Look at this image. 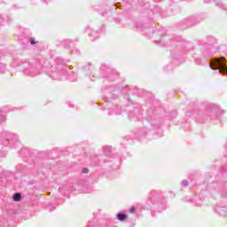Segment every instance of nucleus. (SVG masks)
I'll return each instance as SVG.
<instances>
[{"mask_svg": "<svg viewBox=\"0 0 227 227\" xmlns=\"http://www.w3.org/2000/svg\"><path fill=\"white\" fill-rule=\"evenodd\" d=\"M209 67L212 70H218V74H227L226 59L224 57L211 59Z\"/></svg>", "mask_w": 227, "mask_h": 227, "instance_id": "nucleus-1", "label": "nucleus"}, {"mask_svg": "<svg viewBox=\"0 0 227 227\" xmlns=\"http://www.w3.org/2000/svg\"><path fill=\"white\" fill-rule=\"evenodd\" d=\"M20 67L21 70H23V74L27 75V77H36L37 75H40V70L36 67V65L23 62Z\"/></svg>", "mask_w": 227, "mask_h": 227, "instance_id": "nucleus-2", "label": "nucleus"}, {"mask_svg": "<svg viewBox=\"0 0 227 227\" xmlns=\"http://www.w3.org/2000/svg\"><path fill=\"white\" fill-rule=\"evenodd\" d=\"M43 70L47 73L49 77L57 81H59V79H61V75H65V74H67V71H65L64 69H59L56 67H51L48 69L47 67H43Z\"/></svg>", "mask_w": 227, "mask_h": 227, "instance_id": "nucleus-3", "label": "nucleus"}, {"mask_svg": "<svg viewBox=\"0 0 227 227\" xmlns=\"http://www.w3.org/2000/svg\"><path fill=\"white\" fill-rule=\"evenodd\" d=\"M1 137H5V141L3 143V145L11 146V148L13 147V145L19 141L17 135L8 131H2Z\"/></svg>", "mask_w": 227, "mask_h": 227, "instance_id": "nucleus-4", "label": "nucleus"}, {"mask_svg": "<svg viewBox=\"0 0 227 227\" xmlns=\"http://www.w3.org/2000/svg\"><path fill=\"white\" fill-rule=\"evenodd\" d=\"M215 212H216L218 215L227 218V207L226 206L223 205V201L219 204H216V206L215 207Z\"/></svg>", "mask_w": 227, "mask_h": 227, "instance_id": "nucleus-5", "label": "nucleus"}, {"mask_svg": "<svg viewBox=\"0 0 227 227\" xmlns=\"http://www.w3.org/2000/svg\"><path fill=\"white\" fill-rule=\"evenodd\" d=\"M218 191L222 196H226L227 195V181L221 183L218 185Z\"/></svg>", "mask_w": 227, "mask_h": 227, "instance_id": "nucleus-6", "label": "nucleus"}, {"mask_svg": "<svg viewBox=\"0 0 227 227\" xmlns=\"http://www.w3.org/2000/svg\"><path fill=\"white\" fill-rule=\"evenodd\" d=\"M149 123L152 127V130H157L160 127V121H159L157 119H151L149 121Z\"/></svg>", "mask_w": 227, "mask_h": 227, "instance_id": "nucleus-7", "label": "nucleus"}, {"mask_svg": "<svg viewBox=\"0 0 227 227\" xmlns=\"http://www.w3.org/2000/svg\"><path fill=\"white\" fill-rule=\"evenodd\" d=\"M85 32L89 35V36H90L91 40H97V38H98V33L91 30L90 27L85 28Z\"/></svg>", "mask_w": 227, "mask_h": 227, "instance_id": "nucleus-8", "label": "nucleus"}, {"mask_svg": "<svg viewBox=\"0 0 227 227\" xmlns=\"http://www.w3.org/2000/svg\"><path fill=\"white\" fill-rule=\"evenodd\" d=\"M108 114H121V107H120L118 106H114L108 111Z\"/></svg>", "mask_w": 227, "mask_h": 227, "instance_id": "nucleus-9", "label": "nucleus"}, {"mask_svg": "<svg viewBox=\"0 0 227 227\" xmlns=\"http://www.w3.org/2000/svg\"><path fill=\"white\" fill-rule=\"evenodd\" d=\"M128 116L129 118H134V116H136L137 120H139L141 118V112L139 111V109L136 108L133 113H129Z\"/></svg>", "mask_w": 227, "mask_h": 227, "instance_id": "nucleus-10", "label": "nucleus"}, {"mask_svg": "<svg viewBox=\"0 0 227 227\" xmlns=\"http://www.w3.org/2000/svg\"><path fill=\"white\" fill-rule=\"evenodd\" d=\"M18 110H19V108H17V107L7 106H4L2 108V113H13V112L18 111Z\"/></svg>", "mask_w": 227, "mask_h": 227, "instance_id": "nucleus-11", "label": "nucleus"}, {"mask_svg": "<svg viewBox=\"0 0 227 227\" xmlns=\"http://www.w3.org/2000/svg\"><path fill=\"white\" fill-rule=\"evenodd\" d=\"M70 43H72V40L70 39H64L61 43V44L63 45V47H65V49H68V47H70Z\"/></svg>", "mask_w": 227, "mask_h": 227, "instance_id": "nucleus-12", "label": "nucleus"}, {"mask_svg": "<svg viewBox=\"0 0 227 227\" xmlns=\"http://www.w3.org/2000/svg\"><path fill=\"white\" fill-rule=\"evenodd\" d=\"M13 201H20L22 200V195L20 192H16L12 196Z\"/></svg>", "mask_w": 227, "mask_h": 227, "instance_id": "nucleus-13", "label": "nucleus"}, {"mask_svg": "<svg viewBox=\"0 0 227 227\" xmlns=\"http://www.w3.org/2000/svg\"><path fill=\"white\" fill-rule=\"evenodd\" d=\"M137 31H145V25L141 22L136 23Z\"/></svg>", "mask_w": 227, "mask_h": 227, "instance_id": "nucleus-14", "label": "nucleus"}, {"mask_svg": "<svg viewBox=\"0 0 227 227\" xmlns=\"http://www.w3.org/2000/svg\"><path fill=\"white\" fill-rule=\"evenodd\" d=\"M117 219H118V221L123 222V221H125V219H127V215H125L123 213H119V214H117Z\"/></svg>", "mask_w": 227, "mask_h": 227, "instance_id": "nucleus-15", "label": "nucleus"}, {"mask_svg": "<svg viewBox=\"0 0 227 227\" xmlns=\"http://www.w3.org/2000/svg\"><path fill=\"white\" fill-rule=\"evenodd\" d=\"M215 4L218 6V8H222V10H226V6L221 3V0H215Z\"/></svg>", "mask_w": 227, "mask_h": 227, "instance_id": "nucleus-16", "label": "nucleus"}, {"mask_svg": "<svg viewBox=\"0 0 227 227\" xmlns=\"http://www.w3.org/2000/svg\"><path fill=\"white\" fill-rule=\"evenodd\" d=\"M146 134H148V129L146 127L142 128L138 132L140 137L146 136Z\"/></svg>", "mask_w": 227, "mask_h": 227, "instance_id": "nucleus-17", "label": "nucleus"}, {"mask_svg": "<svg viewBox=\"0 0 227 227\" xmlns=\"http://www.w3.org/2000/svg\"><path fill=\"white\" fill-rule=\"evenodd\" d=\"M215 51H207L205 50L202 51V55L204 56V58H207L208 56H211V54H214Z\"/></svg>", "mask_w": 227, "mask_h": 227, "instance_id": "nucleus-18", "label": "nucleus"}, {"mask_svg": "<svg viewBox=\"0 0 227 227\" xmlns=\"http://www.w3.org/2000/svg\"><path fill=\"white\" fill-rule=\"evenodd\" d=\"M194 24H196V18L194 17L190 18L189 23H188L189 27H191V26H194Z\"/></svg>", "mask_w": 227, "mask_h": 227, "instance_id": "nucleus-19", "label": "nucleus"}, {"mask_svg": "<svg viewBox=\"0 0 227 227\" xmlns=\"http://www.w3.org/2000/svg\"><path fill=\"white\" fill-rule=\"evenodd\" d=\"M112 150H113V147H111V146H105L104 147V153H105V155H107V153H111Z\"/></svg>", "mask_w": 227, "mask_h": 227, "instance_id": "nucleus-20", "label": "nucleus"}, {"mask_svg": "<svg viewBox=\"0 0 227 227\" xmlns=\"http://www.w3.org/2000/svg\"><path fill=\"white\" fill-rule=\"evenodd\" d=\"M4 70H6V66L3 63H0V74H4Z\"/></svg>", "mask_w": 227, "mask_h": 227, "instance_id": "nucleus-21", "label": "nucleus"}, {"mask_svg": "<svg viewBox=\"0 0 227 227\" xmlns=\"http://www.w3.org/2000/svg\"><path fill=\"white\" fill-rule=\"evenodd\" d=\"M47 209L49 212H52V210H56V207L52 206V204H50L47 206Z\"/></svg>", "mask_w": 227, "mask_h": 227, "instance_id": "nucleus-22", "label": "nucleus"}, {"mask_svg": "<svg viewBox=\"0 0 227 227\" xmlns=\"http://www.w3.org/2000/svg\"><path fill=\"white\" fill-rule=\"evenodd\" d=\"M181 185H182L183 187H187V186L189 185V181H187V180L182 181V182H181Z\"/></svg>", "mask_w": 227, "mask_h": 227, "instance_id": "nucleus-23", "label": "nucleus"}, {"mask_svg": "<svg viewBox=\"0 0 227 227\" xmlns=\"http://www.w3.org/2000/svg\"><path fill=\"white\" fill-rule=\"evenodd\" d=\"M195 63H196V65H203V62L201 61V59H200V58L195 59Z\"/></svg>", "mask_w": 227, "mask_h": 227, "instance_id": "nucleus-24", "label": "nucleus"}, {"mask_svg": "<svg viewBox=\"0 0 227 227\" xmlns=\"http://www.w3.org/2000/svg\"><path fill=\"white\" fill-rule=\"evenodd\" d=\"M0 121H1V123H4V121H6V116L0 115Z\"/></svg>", "mask_w": 227, "mask_h": 227, "instance_id": "nucleus-25", "label": "nucleus"}, {"mask_svg": "<svg viewBox=\"0 0 227 227\" xmlns=\"http://www.w3.org/2000/svg\"><path fill=\"white\" fill-rule=\"evenodd\" d=\"M82 173H83L84 175L90 173V169H88V168H84L82 171Z\"/></svg>", "mask_w": 227, "mask_h": 227, "instance_id": "nucleus-26", "label": "nucleus"}, {"mask_svg": "<svg viewBox=\"0 0 227 227\" xmlns=\"http://www.w3.org/2000/svg\"><path fill=\"white\" fill-rule=\"evenodd\" d=\"M30 43L31 45H35V43H36V41H35V38L33 37L30 38Z\"/></svg>", "mask_w": 227, "mask_h": 227, "instance_id": "nucleus-27", "label": "nucleus"}, {"mask_svg": "<svg viewBox=\"0 0 227 227\" xmlns=\"http://www.w3.org/2000/svg\"><path fill=\"white\" fill-rule=\"evenodd\" d=\"M100 32L106 31V26L102 25L101 28L99 29Z\"/></svg>", "mask_w": 227, "mask_h": 227, "instance_id": "nucleus-28", "label": "nucleus"}, {"mask_svg": "<svg viewBox=\"0 0 227 227\" xmlns=\"http://www.w3.org/2000/svg\"><path fill=\"white\" fill-rule=\"evenodd\" d=\"M71 52H74L75 54H81V51H79V50H71Z\"/></svg>", "mask_w": 227, "mask_h": 227, "instance_id": "nucleus-29", "label": "nucleus"}, {"mask_svg": "<svg viewBox=\"0 0 227 227\" xmlns=\"http://www.w3.org/2000/svg\"><path fill=\"white\" fill-rule=\"evenodd\" d=\"M160 210H166V203L161 204V207H160Z\"/></svg>", "mask_w": 227, "mask_h": 227, "instance_id": "nucleus-30", "label": "nucleus"}, {"mask_svg": "<svg viewBox=\"0 0 227 227\" xmlns=\"http://www.w3.org/2000/svg\"><path fill=\"white\" fill-rule=\"evenodd\" d=\"M129 212L132 214V213H134V212H136V207H131V208H129Z\"/></svg>", "mask_w": 227, "mask_h": 227, "instance_id": "nucleus-31", "label": "nucleus"}, {"mask_svg": "<svg viewBox=\"0 0 227 227\" xmlns=\"http://www.w3.org/2000/svg\"><path fill=\"white\" fill-rule=\"evenodd\" d=\"M184 201H191V197H185V198L184 199Z\"/></svg>", "mask_w": 227, "mask_h": 227, "instance_id": "nucleus-32", "label": "nucleus"}, {"mask_svg": "<svg viewBox=\"0 0 227 227\" xmlns=\"http://www.w3.org/2000/svg\"><path fill=\"white\" fill-rule=\"evenodd\" d=\"M0 157H4V153H3V152L0 151Z\"/></svg>", "mask_w": 227, "mask_h": 227, "instance_id": "nucleus-33", "label": "nucleus"}, {"mask_svg": "<svg viewBox=\"0 0 227 227\" xmlns=\"http://www.w3.org/2000/svg\"><path fill=\"white\" fill-rule=\"evenodd\" d=\"M90 192H91V190H90V191H85V194H90Z\"/></svg>", "mask_w": 227, "mask_h": 227, "instance_id": "nucleus-34", "label": "nucleus"}, {"mask_svg": "<svg viewBox=\"0 0 227 227\" xmlns=\"http://www.w3.org/2000/svg\"><path fill=\"white\" fill-rule=\"evenodd\" d=\"M161 42H162V40L155 41V43H160Z\"/></svg>", "mask_w": 227, "mask_h": 227, "instance_id": "nucleus-35", "label": "nucleus"}, {"mask_svg": "<svg viewBox=\"0 0 227 227\" xmlns=\"http://www.w3.org/2000/svg\"><path fill=\"white\" fill-rule=\"evenodd\" d=\"M158 35H162V31L161 30L158 31Z\"/></svg>", "mask_w": 227, "mask_h": 227, "instance_id": "nucleus-36", "label": "nucleus"}, {"mask_svg": "<svg viewBox=\"0 0 227 227\" xmlns=\"http://www.w3.org/2000/svg\"><path fill=\"white\" fill-rule=\"evenodd\" d=\"M208 109H210L212 111V106H210Z\"/></svg>", "mask_w": 227, "mask_h": 227, "instance_id": "nucleus-37", "label": "nucleus"}, {"mask_svg": "<svg viewBox=\"0 0 227 227\" xmlns=\"http://www.w3.org/2000/svg\"><path fill=\"white\" fill-rule=\"evenodd\" d=\"M115 7L118 8V4H115Z\"/></svg>", "mask_w": 227, "mask_h": 227, "instance_id": "nucleus-38", "label": "nucleus"}, {"mask_svg": "<svg viewBox=\"0 0 227 227\" xmlns=\"http://www.w3.org/2000/svg\"><path fill=\"white\" fill-rule=\"evenodd\" d=\"M101 70H104V67H101Z\"/></svg>", "mask_w": 227, "mask_h": 227, "instance_id": "nucleus-39", "label": "nucleus"}, {"mask_svg": "<svg viewBox=\"0 0 227 227\" xmlns=\"http://www.w3.org/2000/svg\"><path fill=\"white\" fill-rule=\"evenodd\" d=\"M47 1H49V0H44L45 3H47Z\"/></svg>", "mask_w": 227, "mask_h": 227, "instance_id": "nucleus-40", "label": "nucleus"}, {"mask_svg": "<svg viewBox=\"0 0 227 227\" xmlns=\"http://www.w3.org/2000/svg\"><path fill=\"white\" fill-rule=\"evenodd\" d=\"M153 1H159V0H153Z\"/></svg>", "mask_w": 227, "mask_h": 227, "instance_id": "nucleus-41", "label": "nucleus"}]
</instances>
